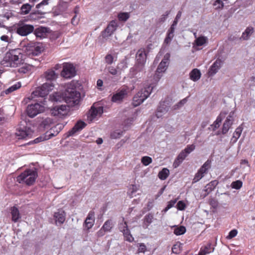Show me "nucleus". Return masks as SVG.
Returning a JSON list of instances; mask_svg holds the SVG:
<instances>
[{
  "instance_id": "nucleus-47",
  "label": "nucleus",
  "mask_w": 255,
  "mask_h": 255,
  "mask_svg": "<svg viewBox=\"0 0 255 255\" xmlns=\"http://www.w3.org/2000/svg\"><path fill=\"white\" fill-rule=\"evenodd\" d=\"M123 233L126 241L129 242H132L133 241L134 239L132 235L130 234V232L129 229L124 232Z\"/></svg>"
},
{
  "instance_id": "nucleus-64",
  "label": "nucleus",
  "mask_w": 255,
  "mask_h": 255,
  "mask_svg": "<svg viewBox=\"0 0 255 255\" xmlns=\"http://www.w3.org/2000/svg\"><path fill=\"white\" fill-rule=\"evenodd\" d=\"M49 0H43L40 3L36 5L37 8H40L41 6L47 5L48 4Z\"/></svg>"
},
{
  "instance_id": "nucleus-2",
  "label": "nucleus",
  "mask_w": 255,
  "mask_h": 255,
  "mask_svg": "<svg viewBox=\"0 0 255 255\" xmlns=\"http://www.w3.org/2000/svg\"><path fill=\"white\" fill-rule=\"evenodd\" d=\"M74 85L70 83L64 93V101L69 107H73L79 104L81 99L80 93L74 88Z\"/></svg>"
},
{
  "instance_id": "nucleus-40",
  "label": "nucleus",
  "mask_w": 255,
  "mask_h": 255,
  "mask_svg": "<svg viewBox=\"0 0 255 255\" xmlns=\"http://www.w3.org/2000/svg\"><path fill=\"white\" fill-rule=\"evenodd\" d=\"M218 183L217 180L212 181L205 186V190L208 193L210 192L215 188Z\"/></svg>"
},
{
  "instance_id": "nucleus-8",
  "label": "nucleus",
  "mask_w": 255,
  "mask_h": 255,
  "mask_svg": "<svg viewBox=\"0 0 255 255\" xmlns=\"http://www.w3.org/2000/svg\"><path fill=\"white\" fill-rule=\"evenodd\" d=\"M170 54L166 53L160 64H159L156 73L154 75V78L159 80L162 76V74L164 72L169 64Z\"/></svg>"
},
{
  "instance_id": "nucleus-43",
  "label": "nucleus",
  "mask_w": 255,
  "mask_h": 255,
  "mask_svg": "<svg viewBox=\"0 0 255 255\" xmlns=\"http://www.w3.org/2000/svg\"><path fill=\"white\" fill-rule=\"evenodd\" d=\"M188 205V202L186 200L179 201L176 204V208L179 210H184Z\"/></svg>"
},
{
  "instance_id": "nucleus-15",
  "label": "nucleus",
  "mask_w": 255,
  "mask_h": 255,
  "mask_svg": "<svg viewBox=\"0 0 255 255\" xmlns=\"http://www.w3.org/2000/svg\"><path fill=\"white\" fill-rule=\"evenodd\" d=\"M170 106L168 101H163L160 103L155 113L157 118H162L169 111Z\"/></svg>"
},
{
  "instance_id": "nucleus-5",
  "label": "nucleus",
  "mask_w": 255,
  "mask_h": 255,
  "mask_svg": "<svg viewBox=\"0 0 255 255\" xmlns=\"http://www.w3.org/2000/svg\"><path fill=\"white\" fill-rule=\"evenodd\" d=\"M54 87V85L52 82H46L41 86L37 88L32 93L30 97L28 98V99L31 100L36 97H44L48 94L50 91L53 89Z\"/></svg>"
},
{
  "instance_id": "nucleus-59",
  "label": "nucleus",
  "mask_w": 255,
  "mask_h": 255,
  "mask_svg": "<svg viewBox=\"0 0 255 255\" xmlns=\"http://www.w3.org/2000/svg\"><path fill=\"white\" fill-rule=\"evenodd\" d=\"M122 134V132L120 130H117L116 131H114L113 133H111V137L113 138H118L120 137L121 135Z\"/></svg>"
},
{
  "instance_id": "nucleus-55",
  "label": "nucleus",
  "mask_w": 255,
  "mask_h": 255,
  "mask_svg": "<svg viewBox=\"0 0 255 255\" xmlns=\"http://www.w3.org/2000/svg\"><path fill=\"white\" fill-rule=\"evenodd\" d=\"M127 63L125 61H122L117 66V68L119 69V71L120 70H124V69L127 68Z\"/></svg>"
},
{
  "instance_id": "nucleus-1",
  "label": "nucleus",
  "mask_w": 255,
  "mask_h": 255,
  "mask_svg": "<svg viewBox=\"0 0 255 255\" xmlns=\"http://www.w3.org/2000/svg\"><path fill=\"white\" fill-rule=\"evenodd\" d=\"M23 59L20 49H13L6 53L1 64L6 67H17L23 63Z\"/></svg>"
},
{
  "instance_id": "nucleus-32",
  "label": "nucleus",
  "mask_w": 255,
  "mask_h": 255,
  "mask_svg": "<svg viewBox=\"0 0 255 255\" xmlns=\"http://www.w3.org/2000/svg\"><path fill=\"white\" fill-rule=\"evenodd\" d=\"M44 76L47 80L51 82V81L55 80L57 79L58 75L56 74L54 70L50 69L45 72Z\"/></svg>"
},
{
  "instance_id": "nucleus-4",
  "label": "nucleus",
  "mask_w": 255,
  "mask_h": 255,
  "mask_svg": "<svg viewBox=\"0 0 255 255\" xmlns=\"http://www.w3.org/2000/svg\"><path fill=\"white\" fill-rule=\"evenodd\" d=\"M153 87L148 85L140 90L133 98V105L136 107L141 104L151 94Z\"/></svg>"
},
{
  "instance_id": "nucleus-16",
  "label": "nucleus",
  "mask_w": 255,
  "mask_h": 255,
  "mask_svg": "<svg viewBox=\"0 0 255 255\" xmlns=\"http://www.w3.org/2000/svg\"><path fill=\"white\" fill-rule=\"evenodd\" d=\"M103 113V108L102 107H98L95 108L92 106L89 111L88 119L92 122L95 118L98 116H101Z\"/></svg>"
},
{
  "instance_id": "nucleus-18",
  "label": "nucleus",
  "mask_w": 255,
  "mask_h": 255,
  "mask_svg": "<svg viewBox=\"0 0 255 255\" xmlns=\"http://www.w3.org/2000/svg\"><path fill=\"white\" fill-rule=\"evenodd\" d=\"M117 23L115 21H112L108 25L106 29L102 32V35L103 38H107L110 37L116 30Z\"/></svg>"
},
{
  "instance_id": "nucleus-34",
  "label": "nucleus",
  "mask_w": 255,
  "mask_h": 255,
  "mask_svg": "<svg viewBox=\"0 0 255 255\" xmlns=\"http://www.w3.org/2000/svg\"><path fill=\"white\" fill-rule=\"evenodd\" d=\"M243 128H242V126H239L236 129L235 132L233 133V137L231 139V140L233 142H236L238 139V138L240 137L243 131Z\"/></svg>"
},
{
  "instance_id": "nucleus-17",
  "label": "nucleus",
  "mask_w": 255,
  "mask_h": 255,
  "mask_svg": "<svg viewBox=\"0 0 255 255\" xmlns=\"http://www.w3.org/2000/svg\"><path fill=\"white\" fill-rule=\"evenodd\" d=\"M68 109L66 105H61L53 108L51 110V114L54 116L62 118L67 115Z\"/></svg>"
},
{
  "instance_id": "nucleus-45",
  "label": "nucleus",
  "mask_w": 255,
  "mask_h": 255,
  "mask_svg": "<svg viewBox=\"0 0 255 255\" xmlns=\"http://www.w3.org/2000/svg\"><path fill=\"white\" fill-rule=\"evenodd\" d=\"M113 227V224L111 220H107L105 222L102 228L106 232H110Z\"/></svg>"
},
{
  "instance_id": "nucleus-29",
  "label": "nucleus",
  "mask_w": 255,
  "mask_h": 255,
  "mask_svg": "<svg viewBox=\"0 0 255 255\" xmlns=\"http://www.w3.org/2000/svg\"><path fill=\"white\" fill-rule=\"evenodd\" d=\"M54 218L56 222H58L60 224H63L65 220V213L62 210H59L57 212L55 213Z\"/></svg>"
},
{
  "instance_id": "nucleus-30",
  "label": "nucleus",
  "mask_w": 255,
  "mask_h": 255,
  "mask_svg": "<svg viewBox=\"0 0 255 255\" xmlns=\"http://www.w3.org/2000/svg\"><path fill=\"white\" fill-rule=\"evenodd\" d=\"M58 133V131H57L55 133H52L51 131H49V133L48 135L45 134L41 135L36 139H35L33 142L34 143H37L41 141L48 140L49 139L51 138L52 137L56 136Z\"/></svg>"
},
{
  "instance_id": "nucleus-36",
  "label": "nucleus",
  "mask_w": 255,
  "mask_h": 255,
  "mask_svg": "<svg viewBox=\"0 0 255 255\" xmlns=\"http://www.w3.org/2000/svg\"><path fill=\"white\" fill-rule=\"evenodd\" d=\"M20 66H21L18 69V72L20 73L25 74L31 70L32 66L26 63H24V60H23V63L21 64Z\"/></svg>"
},
{
  "instance_id": "nucleus-26",
  "label": "nucleus",
  "mask_w": 255,
  "mask_h": 255,
  "mask_svg": "<svg viewBox=\"0 0 255 255\" xmlns=\"http://www.w3.org/2000/svg\"><path fill=\"white\" fill-rule=\"evenodd\" d=\"M214 251V248L212 246L211 244L209 243L201 248L198 255H207L213 252Z\"/></svg>"
},
{
  "instance_id": "nucleus-50",
  "label": "nucleus",
  "mask_w": 255,
  "mask_h": 255,
  "mask_svg": "<svg viewBox=\"0 0 255 255\" xmlns=\"http://www.w3.org/2000/svg\"><path fill=\"white\" fill-rule=\"evenodd\" d=\"M243 185V182L240 180H237L233 182L231 184V187L233 189H240Z\"/></svg>"
},
{
  "instance_id": "nucleus-20",
  "label": "nucleus",
  "mask_w": 255,
  "mask_h": 255,
  "mask_svg": "<svg viewBox=\"0 0 255 255\" xmlns=\"http://www.w3.org/2000/svg\"><path fill=\"white\" fill-rule=\"evenodd\" d=\"M95 223V212L90 211L84 222V226L87 230L91 229Z\"/></svg>"
},
{
  "instance_id": "nucleus-24",
  "label": "nucleus",
  "mask_w": 255,
  "mask_h": 255,
  "mask_svg": "<svg viewBox=\"0 0 255 255\" xmlns=\"http://www.w3.org/2000/svg\"><path fill=\"white\" fill-rule=\"evenodd\" d=\"M48 28L45 27H39L36 28L34 31V34L36 37L43 38L47 36L48 33Z\"/></svg>"
},
{
  "instance_id": "nucleus-11",
  "label": "nucleus",
  "mask_w": 255,
  "mask_h": 255,
  "mask_svg": "<svg viewBox=\"0 0 255 255\" xmlns=\"http://www.w3.org/2000/svg\"><path fill=\"white\" fill-rule=\"evenodd\" d=\"M211 167V161L209 160H207L201 167L199 169L198 172L196 173L194 178L193 180V182L196 183L199 181L205 174H207L209 169Z\"/></svg>"
},
{
  "instance_id": "nucleus-6",
  "label": "nucleus",
  "mask_w": 255,
  "mask_h": 255,
  "mask_svg": "<svg viewBox=\"0 0 255 255\" xmlns=\"http://www.w3.org/2000/svg\"><path fill=\"white\" fill-rule=\"evenodd\" d=\"M147 53L144 48L139 49L136 54V62L132 68L135 73L140 72L144 69L146 60Z\"/></svg>"
},
{
  "instance_id": "nucleus-13",
  "label": "nucleus",
  "mask_w": 255,
  "mask_h": 255,
  "mask_svg": "<svg viewBox=\"0 0 255 255\" xmlns=\"http://www.w3.org/2000/svg\"><path fill=\"white\" fill-rule=\"evenodd\" d=\"M195 146L193 144L188 145L179 154L176 158V167L185 159L189 154L195 149Z\"/></svg>"
},
{
  "instance_id": "nucleus-10",
  "label": "nucleus",
  "mask_w": 255,
  "mask_h": 255,
  "mask_svg": "<svg viewBox=\"0 0 255 255\" xmlns=\"http://www.w3.org/2000/svg\"><path fill=\"white\" fill-rule=\"evenodd\" d=\"M45 107L38 103L28 105L27 107V114L30 118H33L37 114L45 111Z\"/></svg>"
},
{
  "instance_id": "nucleus-7",
  "label": "nucleus",
  "mask_w": 255,
  "mask_h": 255,
  "mask_svg": "<svg viewBox=\"0 0 255 255\" xmlns=\"http://www.w3.org/2000/svg\"><path fill=\"white\" fill-rule=\"evenodd\" d=\"M43 50L42 44L40 43L30 42L26 47V52L29 56H37Z\"/></svg>"
},
{
  "instance_id": "nucleus-31",
  "label": "nucleus",
  "mask_w": 255,
  "mask_h": 255,
  "mask_svg": "<svg viewBox=\"0 0 255 255\" xmlns=\"http://www.w3.org/2000/svg\"><path fill=\"white\" fill-rule=\"evenodd\" d=\"M189 76L191 80L196 82L200 79L201 73L199 69L195 68L190 72Z\"/></svg>"
},
{
  "instance_id": "nucleus-54",
  "label": "nucleus",
  "mask_w": 255,
  "mask_h": 255,
  "mask_svg": "<svg viewBox=\"0 0 255 255\" xmlns=\"http://www.w3.org/2000/svg\"><path fill=\"white\" fill-rule=\"evenodd\" d=\"M214 6L215 9H221L224 6V3L221 0H216L214 3Z\"/></svg>"
},
{
  "instance_id": "nucleus-44",
  "label": "nucleus",
  "mask_w": 255,
  "mask_h": 255,
  "mask_svg": "<svg viewBox=\"0 0 255 255\" xmlns=\"http://www.w3.org/2000/svg\"><path fill=\"white\" fill-rule=\"evenodd\" d=\"M11 34L10 31H7L6 34L2 35L0 37V39L6 43H9L11 42Z\"/></svg>"
},
{
  "instance_id": "nucleus-14",
  "label": "nucleus",
  "mask_w": 255,
  "mask_h": 255,
  "mask_svg": "<svg viewBox=\"0 0 255 255\" xmlns=\"http://www.w3.org/2000/svg\"><path fill=\"white\" fill-rule=\"evenodd\" d=\"M34 30V26L30 24H22L18 26L16 32L21 36H26L32 32Z\"/></svg>"
},
{
  "instance_id": "nucleus-60",
  "label": "nucleus",
  "mask_w": 255,
  "mask_h": 255,
  "mask_svg": "<svg viewBox=\"0 0 255 255\" xmlns=\"http://www.w3.org/2000/svg\"><path fill=\"white\" fill-rule=\"evenodd\" d=\"M119 229L122 233L128 230V229L126 222L120 224Z\"/></svg>"
},
{
  "instance_id": "nucleus-51",
  "label": "nucleus",
  "mask_w": 255,
  "mask_h": 255,
  "mask_svg": "<svg viewBox=\"0 0 255 255\" xmlns=\"http://www.w3.org/2000/svg\"><path fill=\"white\" fill-rule=\"evenodd\" d=\"M186 229L184 226H180L178 227L176 226V236L184 234L186 232Z\"/></svg>"
},
{
  "instance_id": "nucleus-48",
  "label": "nucleus",
  "mask_w": 255,
  "mask_h": 255,
  "mask_svg": "<svg viewBox=\"0 0 255 255\" xmlns=\"http://www.w3.org/2000/svg\"><path fill=\"white\" fill-rule=\"evenodd\" d=\"M129 17V14L128 12H121L118 14L119 19L121 21H126Z\"/></svg>"
},
{
  "instance_id": "nucleus-38",
  "label": "nucleus",
  "mask_w": 255,
  "mask_h": 255,
  "mask_svg": "<svg viewBox=\"0 0 255 255\" xmlns=\"http://www.w3.org/2000/svg\"><path fill=\"white\" fill-rule=\"evenodd\" d=\"M20 87L21 84L20 83H17L16 84L9 87L5 91L2 92L1 93V95H3L4 93H5V94H8L19 89Z\"/></svg>"
},
{
  "instance_id": "nucleus-56",
  "label": "nucleus",
  "mask_w": 255,
  "mask_h": 255,
  "mask_svg": "<svg viewBox=\"0 0 255 255\" xmlns=\"http://www.w3.org/2000/svg\"><path fill=\"white\" fill-rule=\"evenodd\" d=\"M237 234H238V231L237 230H235V229L232 230L229 232V235L227 237V239H231L234 238L235 237H236L237 236Z\"/></svg>"
},
{
  "instance_id": "nucleus-49",
  "label": "nucleus",
  "mask_w": 255,
  "mask_h": 255,
  "mask_svg": "<svg viewBox=\"0 0 255 255\" xmlns=\"http://www.w3.org/2000/svg\"><path fill=\"white\" fill-rule=\"evenodd\" d=\"M152 158L149 156H143L141 158V162L145 166H147L152 162Z\"/></svg>"
},
{
  "instance_id": "nucleus-33",
  "label": "nucleus",
  "mask_w": 255,
  "mask_h": 255,
  "mask_svg": "<svg viewBox=\"0 0 255 255\" xmlns=\"http://www.w3.org/2000/svg\"><path fill=\"white\" fill-rule=\"evenodd\" d=\"M11 214L12 216V220L14 222H17L21 218L19 210L15 207L11 208Z\"/></svg>"
},
{
  "instance_id": "nucleus-57",
  "label": "nucleus",
  "mask_w": 255,
  "mask_h": 255,
  "mask_svg": "<svg viewBox=\"0 0 255 255\" xmlns=\"http://www.w3.org/2000/svg\"><path fill=\"white\" fill-rule=\"evenodd\" d=\"M175 203V200L170 201V202H169L168 203V204H167L166 207L164 209H163L162 212H167L169 209H170L171 207L174 206Z\"/></svg>"
},
{
  "instance_id": "nucleus-12",
  "label": "nucleus",
  "mask_w": 255,
  "mask_h": 255,
  "mask_svg": "<svg viewBox=\"0 0 255 255\" xmlns=\"http://www.w3.org/2000/svg\"><path fill=\"white\" fill-rule=\"evenodd\" d=\"M32 134L33 131L28 127L20 128L17 129L15 132V135L19 139L30 138Z\"/></svg>"
},
{
  "instance_id": "nucleus-23",
  "label": "nucleus",
  "mask_w": 255,
  "mask_h": 255,
  "mask_svg": "<svg viewBox=\"0 0 255 255\" xmlns=\"http://www.w3.org/2000/svg\"><path fill=\"white\" fill-rule=\"evenodd\" d=\"M38 119L39 127L43 128H48L53 123V120L49 117L38 118Z\"/></svg>"
},
{
  "instance_id": "nucleus-61",
  "label": "nucleus",
  "mask_w": 255,
  "mask_h": 255,
  "mask_svg": "<svg viewBox=\"0 0 255 255\" xmlns=\"http://www.w3.org/2000/svg\"><path fill=\"white\" fill-rule=\"evenodd\" d=\"M222 118L220 116H218L216 120L214 122L213 126L215 128H217L219 127L220 124L222 122Z\"/></svg>"
},
{
  "instance_id": "nucleus-21",
  "label": "nucleus",
  "mask_w": 255,
  "mask_h": 255,
  "mask_svg": "<svg viewBox=\"0 0 255 255\" xmlns=\"http://www.w3.org/2000/svg\"><path fill=\"white\" fill-rule=\"evenodd\" d=\"M86 126V124L85 122L81 121L78 122L74 127L67 132V137L73 136L77 132L81 130Z\"/></svg>"
},
{
  "instance_id": "nucleus-41",
  "label": "nucleus",
  "mask_w": 255,
  "mask_h": 255,
  "mask_svg": "<svg viewBox=\"0 0 255 255\" xmlns=\"http://www.w3.org/2000/svg\"><path fill=\"white\" fill-rule=\"evenodd\" d=\"M31 8L32 6L30 4L28 3L23 4L20 8L21 13L22 14H26L28 13L31 10Z\"/></svg>"
},
{
  "instance_id": "nucleus-9",
  "label": "nucleus",
  "mask_w": 255,
  "mask_h": 255,
  "mask_svg": "<svg viewBox=\"0 0 255 255\" xmlns=\"http://www.w3.org/2000/svg\"><path fill=\"white\" fill-rule=\"evenodd\" d=\"M76 71L74 65L69 63H64L63 64V70L61 75L66 79H70L76 75Z\"/></svg>"
},
{
  "instance_id": "nucleus-22",
  "label": "nucleus",
  "mask_w": 255,
  "mask_h": 255,
  "mask_svg": "<svg viewBox=\"0 0 255 255\" xmlns=\"http://www.w3.org/2000/svg\"><path fill=\"white\" fill-rule=\"evenodd\" d=\"M127 91L126 89H122L121 91L117 92L113 96L112 101L113 102L120 103L122 101L127 95Z\"/></svg>"
},
{
  "instance_id": "nucleus-25",
  "label": "nucleus",
  "mask_w": 255,
  "mask_h": 255,
  "mask_svg": "<svg viewBox=\"0 0 255 255\" xmlns=\"http://www.w3.org/2000/svg\"><path fill=\"white\" fill-rule=\"evenodd\" d=\"M233 117L231 115H229L223 124L222 131L223 134H225L229 131L230 128L233 124Z\"/></svg>"
},
{
  "instance_id": "nucleus-19",
  "label": "nucleus",
  "mask_w": 255,
  "mask_h": 255,
  "mask_svg": "<svg viewBox=\"0 0 255 255\" xmlns=\"http://www.w3.org/2000/svg\"><path fill=\"white\" fill-rule=\"evenodd\" d=\"M223 63V61L221 59L217 58L210 67L208 71L209 75L210 76H213L216 74L221 68Z\"/></svg>"
},
{
  "instance_id": "nucleus-53",
  "label": "nucleus",
  "mask_w": 255,
  "mask_h": 255,
  "mask_svg": "<svg viewBox=\"0 0 255 255\" xmlns=\"http://www.w3.org/2000/svg\"><path fill=\"white\" fill-rule=\"evenodd\" d=\"M138 247V252L144 253L146 251V247L143 243H139L137 245Z\"/></svg>"
},
{
  "instance_id": "nucleus-42",
  "label": "nucleus",
  "mask_w": 255,
  "mask_h": 255,
  "mask_svg": "<svg viewBox=\"0 0 255 255\" xmlns=\"http://www.w3.org/2000/svg\"><path fill=\"white\" fill-rule=\"evenodd\" d=\"M153 217L151 214L146 215L144 218V225L143 227L146 228L149 225L152 223Z\"/></svg>"
},
{
  "instance_id": "nucleus-58",
  "label": "nucleus",
  "mask_w": 255,
  "mask_h": 255,
  "mask_svg": "<svg viewBox=\"0 0 255 255\" xmlns=\"http://www.w3.org/2000/svg\"><path fill=\"white\" fill-rule=\"evenodd\" d=\"M210 205L214 209H216L218 206V201L215 199H211L209 201Z\"/></svg>"
},
{
  "instance_id": "nucleus-46",
  "label": "nucleus",
  "mask_w": 255,
  "mask_h": 255,
  "mask_svg": "<svg viewBox=\"0 0 255 255\" xmlns=\"http://www.w3.org/2000/svg\"><path fill=\"white\" fill-rule=\"evenodd\" d=\"M105 70L113 75H116L119 72V70L117 68H116L113 66H107Z\"/></svg>"
},
{
  "instance_id": "nucleus-35",
  "label": "nucleus",
  "mask_w": 255,
  "mask_h": 255,
  "mask_svg": "<svg viewBox=\"0 0 255 255\" xmlns=\"http://www.w3.org/2000/svg\"><path fill=\"white\" fill-rule=\"evenodd\" d=\"M50 100L53 102H61L64 101V94L61 95L59 93H55L49 96Z\"/></svg>"
},
{
  "instance_id": "nucleus-28",
  "label": "nucleus",
  "mask_w": 255,
  "mask_h": 255,
  "mask_svg": "<svg viewBox=\"0 0 255 255\" xmlns=\"http://www.w3.org/2000/svg\"><path fill=\"white\" fill-rule=\"evenodd\" d=\"M208 42V38L207 37L205 36H200L196 38L194 41V46H201L204 45H206Z\"/></svg>"
},
{
  "instance_id": "nucleus-27",
  "label": "nucleus",
  "mask_w": 255,
  "mask_h": 255,
  "mask_svg": "<svg viewBox=\"0 0 255 255\" xmlns=\"http://www.w3.org/2000/svg\"><path fill=\"white\" fill-rule=\"evenodd\" d=\"M175 25V20L173 21V23L169 29L167 35L164 40V44H169L171 41L172 39L173 38L174 34V25Z\"/></svg>"
},
{
  "instance_id": "nucleus-39",
  "label": "nucleus",
  "mask_w": 255,
  "mask_h": 255,
  "mask_svg": "<svg viewBox=\"0 0 255 255\" xmlns=\"http://www.w3.org/2000/svg\"><path fill=\"white\" fill-rule=\"evenodd\" d=\"M169 174V170L166 168H164L161 171H159L158 176L161 180H165L167 178Z\"/></svg>"
},
{
  "instance_id": "nucleus-52",
  "label": "nucleus",
  "mask_w": 255,
  "mask_h": 255,
  "mask_svg": "<svg viewBox=\"0 0 255 255\" xmlns=\"http://www.w3.org/2000/svg\"><path fill=\"white\" fill-rule=\"evenodd\" d=\"M105 59L107 64L111 65L114 61V57L111 54H109L106 56Z\"/></svg>"
},
{
  "instance_id": "nucleus-3",
  "label": "nucleus",
  "mask_w": 255,
  "mask_h": 255,
  "mask_svg": "<svg viewBox=\"0 0 255 255\" xmlns=\"http://www.w3.org/2000/svg\"><path fill=\"white\" fill-rule=\"evenodd\" d=\"M38 177L37 172L35 170L28 169L24 171L16 178L19 183H25L27 185H32Z\"/></svg>"
},
{
  "instance_id": "nucleus-37",
  "label": "nucleus",
  "mask_w": 255,
  "mask_h": 255,
  "mask_svg": "<svg viewBox=\"0 0 255 255\" xmlns=\"http://www.w3.org/2000/svg\"><path fill=\"white\" fill-rule=\"evenodd\" d=\"M254 32V28L252 27H248L245 31L243 33L241 39L243 40H247Z\"/></svg>"
},
{
  "instance_id": "nucleus-63",
  "label": "nucleus",
  "mask_w": 255,
  "mask_h": 255,
  "mask_svg": "<svg viewBox=\"0 0 255 255\" xmlns=\"http://www.w3.org/2000/svg\"><path fill=\"white\" fill-rule=\"evenodd\" d=\"M187 102V98H184L183 100H181L180 102L178 103V104H176V109L177 108L181 107L182 106H183L186 102Z\"/></svg>"
},
{
  "instance_id": "nucleus-62",
  "label": "nucleus",
  "mask_w": 255,
  "mask_h": 255,
  "mask_svg": "<svg viewBox=\"0 0 255 255\" xmlns=\"http://www.w3.org/2000/svg\"><path fill=\"white\" fill-rule=\"evenodd\" d=\"M168 11H166L164 14H163L161 17L158 19V22H163L165 19L167 18L168 14H169Z\"/></svg>"
}]
</instances>
